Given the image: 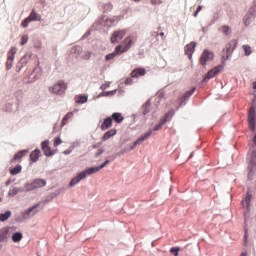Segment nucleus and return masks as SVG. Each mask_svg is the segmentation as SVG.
<instances>
[{
  "label": "nucleus",
  "mask_w": 256,
  "mask_h": 256,
  "mask_svg": "<svg viewBox=\"0 0 256 256\" xmlns=\"http://www.w3.org/2000/svg\"><path fill=\"white\" fill-rule=\"evenodd\" d=\"M110 163H111V160H106L100 166L90 167L80 172L76 177H74L70 181V184H69L70 187H74V185H77V183H79L80 181H83V179H85L87 175H93L95 173H98V171H101V169H103L104 167H107V165H109Z\"/></svg>",
  "instance_id": "1"
},
{
  "label": "nucleus",
  "mask_w": 256,
  "mask_h": 256,
  "mask_svg": "<svg viewBox=\"0 0 256 256\" xmlns=\"http://www.w3.org/2000/svg\"><path fill=\"white\" fill-rule=\"evenodd\" d=\"M131 45H133V40L131 37H126L121 45L116 46L114 52L105 56L106 61H111V59H115L117 55H123V53H127L129 49H131Z\"/></svg>",
  "instance_id": "2"
},
{
  "label": "nucleus",
  "mask_w": 256,
  "mask_h": 256,
  "mask_svg": "<svg viewBox=\"0 0 256 256\" xmlns=\"http://www.w3.org/2000/svg\"><path fill=\"white\" fill-rule=\"evenodd\" d=\"M163 125H165V121L160 119L159 124H157L153 130H149L148 132L144 133L141 137H139L134 143L133 146H131V149H134L136 145H141L143 141H147L151 135H153L154 131H161L163 129Z\"/></svg>",
  "instance_id": "3"
},
{
  "label": "nucleus",
  "mask_w": 256,
  "mask_h": 256,
  "mask_svg": "<svg viewBox=\"0 0 256 256\" xmlns=\"http://www.w3.org/2000/svg\"><path fill=\"white\" fill-rule=\"evenodd\" d=\"M67 91V83L63 80H59L56 84L52 87H49V92L53 93L54 95H63Z\"/></svg>",
  "instance_id": "4"
},
{
  "label": "nucleus",
  "mask_w": 256,
  "mask_h": 256,
  "mask_svg": "<svg viewBox=\"0 0 256 256\" xmlns=\"http://www.w3.org/2000/svg\"><path fill=\"white\" fill-rule=\"evenodd\" d=\"M235 49H237V40L233 39L226 44L225 49L223 50V52L226 53V55L222 56L223 61H227V59L233 55Z\"/></svg>",
  "instance_id": "5"
},
{
  "label": "nucleus",
  "mask_w": 256,
  "mask_h": 256,
  "mask_svg": "<svg viewBox=\"0 0 256 256\" xmlns=\"http://www.w3.org/2000/svg\"><path fill=\"white\" fill-rule=\"evenodd\" d=\"M256 113L255 108L251 107L248 114V127L252 133H255L256 129Z\"/></svg>",
  "instance_id": "6"
},
{
  "label": "nucleus",
  "mask_w": 256,
  "mask_h": 256,
  "mask_svg": "<svg viewBox=\"0 0 256 256\" xmlns=\"http://www.w3.org/2000/svg\"><path fill=\"white\" fill-rule=\"evenodd\" d=\"M223 71V65H218L214 67L212 70L208 71V73L205 75L203 81L204 83H207L209 79H213L216 75H219Z\"/></svg>",
  "instance_id": "7"
},
{
  "label": "nucleus",
  "mask_w": 256,
  "mask_h": 256,
  "mask_svg": "<svg viewBox=\"0 0 256 256\" xmlns=\"http://www.w3.org/2000/svg\"><path fill=\"white\" fill-rule=\"evenodd\" d=\"M256 167V150H252L250 153V161L248 164V177H251L253 175V171H255Z\"/></svg>",
  "instance_id": "8"
},
{
  "label": "nucleus",
  "mask_w": 256,
  "mask_h": 256,
  "mask_svg": "<svg viewBox=\"0 0 256 256\" xmlns=\"http://www.w3.org/2000/svg\"><path fill=\"white\" fill-rule=\"evenodd\" d=\"M213 57H215L213 52H211L209 50H204V52L202 53V55L200 57V64H202L203 66L207 65V63H209V61H213Z\"/></svg>",
  "instance_id": "9"
},
{
  "label": "nucleus",
  "mask_w": 256,
  "mask_h": 256,
  "mask_svg": "<svg viewBox=\"0 0 256 256\" xmlns=\"http://www.w3.org/2000/svg\"><path fill=\"white\" fill-rule=\"evenodd\" d=\"M197 47V43L195 42H190L189 44H187L184 48L185 51V55L188 56V58L193 59V53H195V48Z\"/></svg>",
  "instance_id": "10"
},
{
  "label": "nucleus",
  "mask_w": 256,
  "mask_h": 256,
  "mask_svg": "<svg viewBox=\"0 0 256 256\" xmlns=\"http://www.w3.org/2000/svg\"><path fill=\"white\" fill-rule=\"evenodd\" d=\"M124 35H127V31L125 30L115 31L111 36V39H110L111 43H119V41L123 39Z\"/></svg>",
  "instance_id": "11"
},
{
  "label": "nucleus",
  "mask_w": 256,
  "mask_h": 256,
  "mask_svg": "<svg viewBox=\"0 0 256 256\" xmlns=\"http://www.w3.org/2000/svg\"><path fill=\"white\" fill-rule=\"evenodd\" d=\"M146 74L147 70L145 68H136L131 72L130 77L132 79H139V77H144Z\"/></svg>",
  "instance_id": "12"
},
{
  "label": "nucleus",
  "mask_w": 256,
  "mask_h": 256,
  "mask_svg": "<svg viewBox=\"0 0 256 256\" xmlns=\"http://www.w3.org/2000/svg\"><path fill=\"white\" fill-rule=\"evenodd\" d=\"M42 151L46 157H51L55 155V152L51 150V147L49 146V140H45L42 142Z\"/></svg>",
  "instance_id": "13"
},
{
  "label": "nucleus",
  "mask_w": 256,
  "mask_h": 256,
  "mask_svg": "<svg viewBox=\"0 0 256 256\" xmlns=\"http://www.w3.org/2000/svg\"><path fill=\"white\" fill-rule=\"evenodd\" d=\"M113 127V119L111 117H107L103 120L100 129L101 131H107V129H111Z\"/></svg>",
  "instance_id": "14"
},
{
  "label": "nucleus",
  "mask_w": 256,
  "mask_h": 256,
  "mask_svg": "<svg viewBox=\"0 0 256 256\" xmlns=\"http://www.w3.org/2000/svg\"><path fill=\"white\" fill-rule=\"evenodd\" d=\"M27 153H29V151L27 150H21L18 153H16L14 155V157L11 159V163H21V159H23V157H25V155H27Z\"/></svg>",
  "instance_id": "15"
},
{
  "label": "nucleus",
  "mask_w": 256,
  "mask_h": 256,
  "mask_svg": "<svg viewBox=\"0 0 256 256\" xmlns=\"http://www.w3.org/2000/svg\"><path fill=\"white\" fill-rule=\"evenodd\" d=\"M45 185H47V182L45 180L36 179L30 184V189H39L40 187H45Z\"/></svg>",
  "instance_id": "16"
},
{
  "label": "nucleus",
  "mask_w": 256,
  "mask_h": 256,
  "mask_svg": "<svg viewBox=\"0 0 256 256\" xmlns=\"http://www.w3.org/2000/svg\"><path fill=\"white\" fill-rule=\"evenodd\" d=\"M252 197L253 196L251 195V192L247 191L245 198L242 200V206L245 207L247 209V211H249V207H251V198Z\"/></svg>",
  "instance_id": "17"
},
{
  "label": "nucleus",
  "mask_w": 256,
  "mask_h": 256,
  "mask_svg": "<svg viewBox=\"0 0 256 256\" xmlns=\"http://www.w3.org/2000/svg\"><path fill=\"white\" fill-rule=\"evenodd\" d=\"M9 227H4L0 229V243L7 241L9 239Z\"/></svg>",
  "instance_id": "18"
},
{
  "label": "nucleus",
  "mask_w": 256,
  "mask_h": 256,
  "mask_svg": "<svg viewBox=\"0 0 256 256\" xmlns=\"http://www.w3.org/2000/svg\"><path fill=\"white\" fill-rule=\"evenodd\" d=\"M115 135H117V129H111L102 136V141H109V139L115 137Z\"/></svg>",
  "instance_id": "19"
},
{
  "label": "nucleus",
  "mask_w": 256,
  "mask_h": 256,
  "mask_svg": "<svg viewBox=\"0 0 256 256\" xmlns=\"http://www.w3.org/2000/svg\"><path fill=\"white\" fill-rule=\"evenodd\" d=\"M40 155H41V150L36 149L32 151L30 153V161H32V163H37V161H39Z\"/></svg>",
  "instance_id": "20"
},
{
  "label": "nucleus",
  "mask_w": 256,
  "mask_h": 256,
  "mask_svg": "<svg viewBox=\"0 0 256 256\" xmlns=\"http://www.w3.org/2000/svg\"><path fill=\"white\" fill-rule=\"evenodd\" d=\"M173 115H175V110L171 109L162 118H160V120L166 123L167 121H171V119L173 118Z\"/></svg>",
  "instance_id": "21"
},
{
  "label": "nucleus",
  "mask_w": 256,
  "mask_h": 256,
  "mask_svg": "<svg viewBox=\"0 0 256 256\" xmlns=\"http://www.w3.org/2000/svg\"><path fill=\"white\" fill-rule=\"evenodd\" d=\"M151 111V100L146 101L142 106V115H147Z\"/></svg>",
  "instance_id": "22"
},
{
  "label": "nucleus",
  "mask_w": 256,
  "mask_h": 256,
  "mask_svg": "<svg viewBox=\"0 0 256 256\" xmlns=\"http://www.w3.org/2000/svg\"><path fill=\"white\" fill-rule=\"evenodd\" d=\"M112 121H115V123H121L123 121V114L119 112H115L111 116Z\"/></svg>",
  "instance_id": "23"
},
{
  "label": "nucleus",
  "mask_w": 256,
  "mask_h": 256,
  "mask_svg": "<svg viewBox=\"0 0 256 256\" xmlns=\"http://www.w3.org/2000/svg\"><path fill=\"white\" fill-rule=\"evenodd\" d=\"M30 21H41V15L37 14L35 10H32L28 16Z\"/></svg>",
  "instance_id": "24"
},
{
  "label": "nucleus",
  "mask_w": 256,
  "mask_h": 256,
  "mask_svg": "<svg viewBox=\"0 0 256 256\" xmlns=\"http://www.w3.org/2000/svg\"><path fill=\"white\" fill-rule=\"evenodd\" d=\"M87 96L86 95H77L75 96V102L79 104L87 103Z\"/></svg>",
  "instance_id": "25"
},
{
  "label": "nucleus",
  "mask_w": 256,
  "mask_h": 256,
  "mask_svg": "<svg viewBox=\"0 0 256 256\" xmlns=\"http://www.w3.org/2000/svg\"><path fill=\"white\" fill-rule=\"evenodd\" d=\"M21 239H23V234L21 232H15L12 235V241L14 243H19V241H21Z\"/></svg>",
  "instance_id": "26"
},
{
  "label": "nucleus",
  "mask_w": 256,
  "mask_h": 256,
  "mask_svg": "<svg viewBox=\"0 0 256 256\" xmlns=\"http://www.w3.org/2000/svg\"><path fill=\"white\" fill-rule=\"evenodd\" d=\"M15 53H17V48L16 47H12L9 52H8V59L9 61H14L15 59Z\"/></svg>",
  "instance_id": "27"
},
{
  "label": "nucleus",
  "mask_w": 256,
  "mask_h": 256,
  "mask_svg": "<svg viewBox=\"0 0 256 256\" xmlns=\"http://www.w3.org/2000/svg\"><path fill=\"white\" fill-rule=\"evenodd\" d=\"M37 207H39V205H35L31 208H28L25 212L24 215H35V213H37Z\"/></svg>",
  "instance_id": "28"
},
{
  "label": "nucleus",
  "mask_w": 256,
  "mask_h": 256,
  "mask_svg": "<svg viewBox=\"0 0 256 256\" xmlns=\"http://www.w3.org/2000/svg\"><path fill=\"white\" fill-rule=\"evenodd\" d=\"M73 117V112H68L62 119V127L67 125V121Z\"/></svg>",
  "instance_id": "29"
},
{
  "label": "nucleus",
  "mask_w": 256,
  "mask_h": 256,
  "mask_svg": "<svg viewBox=\"0 0 256 256\" xmlns=\"http://www.w3.org/2000/svg\"><path fill=\"white\" fill-rule=\"evenodd\" d=\"M11 217V211H6L5 213L0 214V221L5 222Z\"/></svg>",
  "instance_id": "30"
},
{
  "label": "nucleus",
  "mask_w": 256,
  "mask_h": 256,
  "mask_svg": "<svg viewBox=\"0 0 256 256\" xmlns=\"http://www.w3.org/2000/svg\"><path fill=\"white\" fill-rule=\"evenodd\" d=\"M23 168L21 167V165H17L14 168H10V173L12 175H19V172L22 170Z\"/></svg>",
  "instance_id": "31"
},
{
  "label": "nucleus",
  "mask_w": 256,
  "mask_h": 256,
  "mask_svg": "<svg viewBox=\"0 0 256 256\" xmlns=\"http://www.w3.org/2000/svg\"><path fill=\"white\" fill-rule=\"evenodd\" d=\"M221 31L224 35H231V27L229 26H222Z\"/></svg>",
  "instance_id": "32"
},
{
  "label": "nucleus",
  "mask_w": 256,
  "mask_h": 256,
  "mask_svg": "<svg viewBox=\"0 0 256 256\" xmlns=\"http://www.w3.org/2000/svg\"><path fill=\"white\" fill-rule=\"evenodd\" d=\"M242 48H243V50H244V52H245V55H246L247 57H249V55H251V53H252V51H251V46H249V45H243Z\"/></svg>",
  "instance_id": "33"
},
{
  "label": "nucleus",
  "mask_w": 256,
  "mask_h": 256,
  "mask_svg": "<svg viewBox=\"0 0 256 256\" xmlns=\"http://www.w3.org/2000/svg\"><path fill=\"white\" fill-rule=\"evenodd\" d=\"M193 93H195V88H192L191 90L185 92L183 99H189V97H191V95H193Z\"/></svg>",
  "instance_id": "34"
},
{
  "label": "nucleus",
  "mask_w": 256,
  "mask_h": 256,
  "mask_svg": "<svg viewBox=\"0 0 256 256\" xmlns=\"http://www.w3.org/2000/svg\"><path fill=\"white\" fill-rule=\"evenodd\" d=\"M31 20L27 17L26 19H24V21L21 23V26L24 28L29 27Z\"/></svg>",
  "instance_id": "35"
},
{
  "label": "nucleus",
  "mask_w": 256,
  "mask_h": 256,
  "mask_svg": "<svg viewBox=\"0 0 256 256\" xmlns=\"http://www.w3.org/2000/svg\"><path fill=\"white\" fill-rule=\"evenodd\" d=\"M61 143H63V141L61 140V137H56L54 139V147H59V145H61Z\"/></svg>",
  "instance_id": "36"
},
{
  "label": "nucleus",
  "mask_w": 256,
  "mask_h": 256,
  "mask_svg": "<svg viewBox=\"0 0 256 256\" xmlns=\"http://www.w3.org/2000/svg\"><path fill=\"white\" fill-rule=\"evenodd\" d=\"M181 251V248H171L170 253H174V256H179V252Z\"/></svg>",
  "instance_id": "37"
},
{
  "label": "nucleus",
  "mask_w": 256,
  "mask_h": 256,
  "mask_svg": "<svg viewBox=\"0 0 256 256\" xmlns=\"http://www.w3.org/2000/svg\"><path fill=\"white\" fill-rule=\"evenodd\" d=\"M27 41H29L28 36H22L20 45H26Z\"/></svg>",
  "instance_id": "38"
},
{
  "label": "nucleus",
  "mask_w": 256,
  "mask_h": 256,
  "mask_svg": "<svg viewBox=\"0 0 256 256\" xmlns=\"http://www.w3.org/2000/svg\"><path fill=\"white\" fill-rule=\"evenodd\" d=\"M18 193L17 188H12L9 190V195L12 197H15V195Z\"/></svg>",
  "instance_id": "39"
},
{
  "label": "nucleus",
  "mask_w": 256,
  "mask_h": 256,
  "mask_svg": "<svg viewBox=\"0 0 256 256\" xmlns=\"http://www.w3.org/2000/svg\"><path fill=\"white\" fill-rule=\"evenodd\" d=\"M6 67L7 69H11L13 67V61H9V59L7 58Z\"/></svg>",
  "instance_id": "40"
},
{
  "label": "nucleus",
  "mask_w": 256,
  "mask_h": 256,
  "mask_svg": "<svg viewBox=\"0 0 256 256\" xmlns=\"http://www.w3.org/2000/svg\"><path fill=\"white\" fill-rule=\"evenodd\" d=\"M161 3H163L161 0H151L152 5H161Z\"/></svg>",
  "instance_id": "41"
},
{
  "label": "nucleus",
  "mask_w": 256,
  "mask_h": 256,
  "mask_svg": "<svg viewBox=\"0 0 256 256\" xmlns=\"http://www.w3.org/2000/svg\"><path fill=\"white\" fill-rule=\"evenodd\" d=\"M124 83H125V85H132L133 84V79L132 78H126Z\"/></svg>",
  "instance_id": "42"
},
{
  "label": "nucleus",
  "mask_w": 256,
  "mask_h": 256,
  "mask_svg": "<svg viewBox=\"0 0 256 256\" xmlns=\"http://www.w3.org/2000/svg\"><path fill=\"white\" fill-rule=\"evenodd\" d=\"M203 9L202 6H198L196 9V12L194 13V17H197V15H199V12Z\"/></svg>",
  "instance_id": "43"
},
{
  "label": "nucleus",
  "mask_w": 256,
  "mask_h": 256,
  "mask_svg": "<svg viewBox=\"0 0 256 256\" xmlns=\"http://www.w3.org/2000/svg\"><path fill=\"white\" fill-rule=\"evenodd\" d=\"M109 83H105L101 86L102 91H105V89H108Z\"/></svg>",
  "instance_id": "44"
},
{
  "label": "nucleus",
  "mask_w": 256,
  "mask_h": 256,
  "mask_svg": "<svg viewBox=\"0 0 256 256\" xmlns=\"http://www.w3.org/2000/svg\"><path fill=\"white\" fill-rule=\"evenodd\" d=\"M71 153V150H65L64 155H69Z\"/></svg>",
  "instance_id": "45"
},
{
  "label": "nucleus",
  "mask_w": 256,
  "mask_h": 256,
  "mask_svg": "<svg viewBox=\"0 0 256 256\" xmlns=\"http://www.w3.org/2000/svg\"><path fill=\"white\" fill-rule=\"evenodd\" d=\"M103 153V150H100L97 154L96 157H99V155H101Z\"/></svg>",
  "instance_id": "46"
},
{
  "label": "nucleus",
  "mask_w": 256,
  "mask_h": 256,
  "mask_svg": "<svg viewBox=\"0 0 256 256\" xmlns=\"http://www.w3.org/2000/svg\"><path fill=\"white\" fill-rule=\"evenodd\" d=\"M240 256H247V252H242Z\"/></svg>",
  "instance_id": "47"
},
{
  "label": "nucleus",
  "mask_w": 256,
  "mask_h": 256,
  "mask_svg": "<svg viewBox=\"0 0 256 256\" xmlns=\"http://www.w3.org/2000/svg\"><path fill=\"white\" fill-rule=\"evenodd\" d=\"M253 89H256V81L255 82H253Z\"/></svg>",
  "instance_id": "48"
},
{
  "label": "nucleus",
  "mask_w": 256,
  "mask_h": 256,
  "mask_svg": "<svg viewBox=\"0 0 256 256\" xmlns=\"http://www.w3.org/2000/svg\"><path fill=\"white\" fill-rule=\"evenodd\" d=\"M160 35H161L162 37H165V33H163V32H161Z\"/></svg>",
  "instance_id": "49"
},
{
  "label": "nucleus",
  "mask_w": 256,
  "mask_h": 256,
  "mask_svg": "<svg viewBox=\"0 0 256 256\" xmlns=\"http://www.w3.org/2000/svg\"><path fill=\"white\" fill-rule=\"evenodd\" d=\"M110 161H115V157H112V158L110 159Z\"/></svg>",
  "instance_id": "50"
},
{
  "label": "nucleus",
  "mask_w": 256,
  "mask_h": 256,
  "mask_svg": "<svg viewBox=\"0 0 256 256\" xmlns=\"http://www.w3.org/2000/svg\"><path fill=\"white\" fill-rule=\"evenodd\" d=\"M133 1H135L136 3H139V1H141V0H133Z\"/></svg>",
  "instance_id": "51"
},
{
  "label": "nucleus",
  "mask_w": 256,
  "mask_h": 256,
  "mask_svg": "<svg viewBox=\"0 0 256 256\" xmlns=\"http://www.w3.org/2000/svg\"><path fill=\"white\" fill-rule=\"evenodd\" d=\"M91 57V53L88 54V58Z\"/></svg>",
  "instance_id": "52"
}]
</instances>
